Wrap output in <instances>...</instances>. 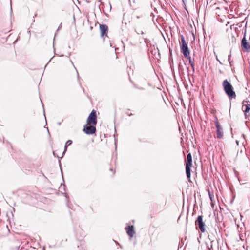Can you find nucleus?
<instances>
[{"label": "nucleus", "mask_w": 250, "mask_h": 250, "mask_svg": "<svg viewBox=\"0 0 250 250\" xmlns=\"http://www.w3.org/2000/svg\"><path fill=\"white\" fill-rule=\"evenodd\" d=\"M59 163L60 167L61 168V161L60 160H59Z\"/></svg>", "instance_id": "nucleus-22"}, {"label": "nucleus", "mask_w": 250, "mask_h": 250, "mask_svg": "<svg viewBox=\"0 0 250 250\" xmlns=\"http://www.w3.org/2000/svg\"><path fill=\"white\" fill-rule=\"evenodd\" d=\"M53 155H54V156H56V155H55V152H53Z\"/></svg>", "instance_id": "nucleus-27"}, {"label": "nucleus", "mask_w": 250, "mask_h": 250, "mask_svg": "<svg viewBox=\"0 0 250 250\" xmlns=\"http://www.w3.org/2000/svg\"><path fill=\"white\" fill-rule=\"evenodd\" d=\"M62 24H61L59 26V27H58V30H60V29L62 28Z\"/></svg>", "instance_id": "nucleus-20"}, {"label": "nucleus", "mask_w": 250, "mask_h": 250, "mask_svg": "<svg viewBox=\"0 0 250 250\" xmlns=\"http://www.w3.org/2000/svg\"><path fill=\"white\" fill-rule=\"evenodd\" d=\"M126 233L130 237H132L135 233L134 227L132 225L128 226L125 227Z\"/></svg>", "instance_id": "nucleus-9"}, {"label": "nucleus", "mask_w": 250, "mask_h": 250, "mask_svg": "<svg viewBox=\"0 0 250 250\" xmlns=\"http://www.w3.org/2000/svg\"><path fill=\"white\" fill-rule=\"evenodd\" d=\"M67 147H68V146H65V145L64 146V151H63V153H62V157H59L57 156V157H58L59 159H62V158L63 157V156L64 155V154H65V152H66V151H67Z\"/></svg>", "instance_id": "nucleus-14"}, {"label": "nucleus", "mask_w": 250, "mask_h": 250, "mask_svg": "<svg viewBox=\"0 0 250 250\" xmlns=\"http://www.w3.org/2000/svg\"><path fill=\"white\" fill-rule=\"evenodd\" d=\"M224 90L230 100L235 98L236 97L235 92L231 83L227 80H225L222 83Z\"/></svg>", "instance_id": "nucleus-2"}, {"label": "nucleus", "mask_w": 250, "mask_h": 250, "mask_svg": "<svg viewBox=\"0 0 250 250\" xmlns=\"http://www.w3.org/2000/svg\"><path fill=\"white\" fill-rule=\"evenodd\" d=\"M215 125L216 128L217 138L222 139L224 136L223 130L217 119L215 121Z\"/></svg>", "instance_id": "nucleus-4"}, {"label": "nucleus", "mask_w": 250, "mask_h": 250, "mask_svg": "<svg viewBox=\"0 0 250 250\" xmlns=\"http://www.w3.org/2000/svg\"><path fill=\"white\" fill-rule=\"evenodd\" d=\"M163 100L165 103V104L167 105V103L166 102V101H165V99L163 98Z\"/></svg>", "instance_id": "nucleus-23"}, {"label": "nucleus", "mask_w": 250, "mask_h": 250, "mask_svg": "<svg viewBox=\"0 0 250 250\" xmlns=\"http://www.w3.org/2000/svg\"><path fill=\"white\" fill-rule=\"evenodd\" d=\"M110 171H113V169H112V168H110Z\"/></svg>", "instance_id": "nucleus-28"}, {"label": "nucleus", "mask_w": 250, "mask_h": 250, "mask_svg": "<svg viewBox=\"0 0 250 250\" xmlns=\"http://www.w3.org/2000/svg\"><path fill=\"white\" fill-rule=\"evenodd\" d=\"M230 55H229V56H228V61H229V63L231 65V62L230 61Z\"/></svg>", "instance_id": "nucleus-19"}, {"label": "nucleus", "mask_w": 250, "mask_h": 250, "mask_svg": "<svg viewBox=\"0 0 250 250\" xmlns=\"http://www.w3.org/2000/svg\"><path fill=\"white\" fill-rule=\"evenodd\" d=\"M77 72V74H78V72ZM78 78L79 77V74H78Z\"/></svg>", "instance_id": "nucleus-29"}, {"label": "nucleus", "mask_w": 250, "mask_h": 250, "mask_svg": "<svg viewBox=\"0 0 250 250\" xmlns=\"http://www.w3.org/2000/svg\"><path fill=\"white\" fill-rule=\"evenodd\" d=\"M97 123L96 112L93 110L89 114L86 124L83 126V131L87 135H92L96 132V125Z\"/></svg>", "instance_id": "nucleus-1"}, {"label": "nucleus", "mask_w": 250, "mask_h": 250, "mask_svg": "<svg viewBox=\"0 0 250 250\" xmlns=\"http://www.w3.org/2000/svg\"><path fill=\"white\" fill-rule=\"evenodd\" d=\"M143 39H144V42H145V43L148 45V43L149 42V40L146 38H144L143 37Z\"/></svg>", "instance_id": "nucleus-16"}, {"label": "nucleus", "mask_w": 250, "mask_h": 250, "mask_svg": "<svg viewBox=\"0 0 250 250\" xmlns=\"http://www.w3.org/2000/svg\"><path fill=\"white\" fill-rule=\"evenodd\" d=\"M216 60L219 62V63L220 64H222V63L218 59V58H217V56H216Z\"/></svg>", "instance_id": "nucleus-21"}, {"label": "nucleus", "mask_w": 250, "mask_h": 250, "mask_svg": "<svg viewBox=\"0 0 250 250\" xmlns=\"http://www.w3.org/2000/svg\"><path fill=\"white\" fill-rule=\"evenodd\" d=\"M100 30L101 33V37H103L104 36H107L108 31V26L104 24L100 25Z\"/></svg>", "instance_id": "nucleus-6"}, {"label": "nucleus", "mask_w": 250, "mask_h": 250, "mask_svg": "<svg viewBox=\"0 0 250 250\" xmlns=\"http://www.w3.org/2000/svg\"><path fill=\"white\" fill-rule=\"evenodd\" d=\"M181 42H182V46L181 47V52L183 53L184 56L185 57H188V55H190V52L188 49V45L185 40L184 37L183 35L181 36Z\"/></svg>", "instance_id": "nucleus-3"}, {"label": "nucleus", "mask_w": 250, "mask_h": 250, "mask_svg": "<svg viewBox=\"0 0 250 250\" xmlns=\"http://www.w3.org/2000/svg\"><path fill=\"white\" fill-rule=\"evenodd\" d=\"M44 116H45V118H46L45 113H44Z\"/></svg>", "instance_id": "nucleus-31"}, {"label": "nucleus", "mask_w": 250, "mask_h": 250, "mask_svg": "<svg viewBox=\"0 0 250 250\" xmlns=\"http://www.w3.org/2000/svg\"><path fill=\"white\" fill-rule=\"evenodd\" d=\"M185 58H187L188 60L189 63L190 65H191V67H192V69L194 71V66H195L194 62L192 60L191 57L189 55L188 57H185Z\"/></svg>", "instance_id": "nucleus-12"}, {"label": "nucleus", "mask_w": 250, "mask_h": 250, "mask_svg": "<svg viewBox=\"0 0 250 250\" xmlns=\"http://www.w3.org/2000/svg\"><path fill=\"white\" fill-rule=\"evenodd\" d=\"M186 165H192V156L190 153L187 155Z\"/></svg>", "instance_id": "nucleus-11"}, {"label": "nucleus", "mask_w": 250, "mask_h": 250, "mask_svg": "<svg viewBox=\"0 0 250 250\" xmlns=\"http://www.w3.org/2000/svg\"><path fill=\"white\" fill-rule=\"evenodd\" d=\"M242 109L245 113V116L246 117L247 116V113L250 110V104H248L247 101H244L243 102Z\"/></svg>", "instance_id": "nucleus-8"}, {"label": "nucleus", "mask_w": 250, "mask_h": 250, "mask_svg": "<svg viewBox=\"0 0 250 250\" xmlns=\"http://www.w3.org/2000/svg\"><path fill=\"white\" fill-rule=\"evenodd\" d=\"M192 165H186V173L187 178L189 182H191L190 176H191V167Z\"/></svg>", "instance_id": "nucleus-10"}, {"label": "nucleus", "mask_w": 250, "mask_h": 250, "mask_svg": "<svg viewBox=\"0 0 250 250\" xmlns=\"http://www.w3.org/2000/svg\"><path fill=\"white\" fill-rule=\"evenodd\" d=\"M136 33L138 34H142V35H143L144 34V32L143 31H136Z\"/></svg>", "instance_id": "nucleus-17"}, {"label": "nucleus", "mask_w": 250, "mask_h": 250, "mask_svg": "<svg viewBox=\"0 0 250 250\" xmlns=\"http://www.w3.org/2000/svg\"><path fill=\"white\" fill-rule=\"evenodd\" d=\"M169 62L170 64V67L172 69V63H171V59L172 58V48L169 46Z\"/></svg>", "instance_id": "nucleus-13"}, {"label": "nucleus", "mask_w": 250, "mask_h": 250, "mask_svg": "<svg viewBox=\"0 0 250 250\" xmlns=\"http://www.w3.org/2000/svg\"><path fill=\"white\" fill-rule=\"evenodd\" d=\"M72 144V141L71 140H68L66 142L65 145L66 146H69L71 145Z\"/></svg>", "instance_id": "nucleus-15"}, {"label": "nucleus", "mask_w": 250, "mask_h": 250, "mask_svg": "<svg viewBox=\"0 0 250 250\" xmlns=\"http://www.w3.org/2000/svg\"><path fill=\"white\" fill-rule=\"evenodd\" d=\"M196 224L198 226V227L202 232H204L205 231V223L203 221V216L200 215L198 216L197 220L195 222Z\"/></svg>", "instance_id": "nucleus-5"}, {"label": "nucleus", "mask_w": 250, "mask_h": 250, "mask_svg": "<svg viewBox=\"0 0 250 250\" xmlns=\"http://www.w3.org/2000/svg\"><path fill=\"white\" fill-rule=\"evenodd\" d=\"M10 8H11V10H12V6L11 5L10 6Z\"/></svg>", "instance_id": "nucleus-30"}, {"label": "nucleus", "mask_w": 250, "mask_h": 250, "mask_svg": "<svg viewBox=\"0 0 250 250\" xmlns=\"http://www.w3.org/2000/svg\"><path fill=\"white\" fill-rule=\"evenodd\" d=\"M169 29H170V34L171 35V37H172V28L170 26L169 27Z\"/></svg>", "instance_id": "nucleus-18"}, {"label": "nucleus", "mask_w": 250, "mask_h": 250, "mask_svg": "<svg viewBox=\"0 0 250 250\" xmlns=\"http://www.w3.org/2000/svg\"><path fill=\"white\" fill-rule=\"evenodd\" d=\"M168 2H171V0H166Z\"/></svg>", "instance_id": "nucleus-26"}, {"label": "nucleus", "mask_w": 250, "mask_h": 250, "mask_svg": "<svg viewBox=\"0 0 250 250\" xmlns=\"http://www.w3.org/2000/svg\"><path fill=\"white\" fill-rule=\"evenodd\" d=\"M127 115L129 116H132L133 114L132 113H130V114H127Z\"/></svg>", "instance_id": "nucleus-24"}, {"label": "nucleus", "mask_w": 250, "mask_h": 250, "mask_svg": "<svg viewBox=\"0 0 250 250\" xmlns=\"http://www.w3.org/2000/svg\"><path fill=\"white\" fill-rule=\"evenodd\" d=\"M167 100H168V102H169L170 104H171V101H170L169 100H168V99H167Z\"/></svg>", "instance_id": "nucleus-25"}, {"label": "nucleus", "mask_w": 250, "mask_h": 250, "mask_svg": "<svg viewBox=\"0 0 250 250\" xmlns=\"http://www.w3.org/2000/svg\"><path fill=\"white\" fill-rule=\"evenodd\" d=\"M241 47L243 50L246 51H250V44L247 42L245 35H244L241 41Z\"/></svg>", "instance_id": "nucleus-7"}]
</instances>
